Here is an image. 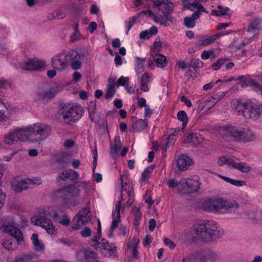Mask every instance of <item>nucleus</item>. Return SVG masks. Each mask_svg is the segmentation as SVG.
Segmentation results:
<instances>
[{"label": "nucleus", "mask_w": 262, "mask_h": 262, "mask_svg": "<svg viewBox=\"0 0 262 262\" xmlns=\"http://www.w3.org/2000/svg\"><path fill=\"white\" fill-rule=\"evenodd\" d=\"M2 225L1 229L14 237L18 244L24 240L20 230L13 225L14 221L11 217H5L2 219Z\"/></svg>", "instance_id": "obj_12"}, {"label": "nucleus", "mask_w": 262, "mask_h": 262, "mask_svg": "<svg viewBox=\"0 0 262 262\" xmlns=\"http://www.w3.org/2000/svg\"><path fill=\"white\" fill-rule=\"evenodd\" d=\"M132 213L135 217L134 225L138 226L141 220V213L139 208L136 206H134L132 209Z\"/></svg>", "instance_id": "obj_34"}, {"label": "nucleus", "mask_w": 262, "mask_h": 262, "mask_svg": "<svg viewBox=\"0 0 262 262\" xmlns=\"http://www.w3.org/2000/svg\"><path fill=\"white\" fill-rule=\"evenodd\" d=\"M163 242L164 244L168 247L170 249H173L176 247V244L169 238L164 237L163 238Z\"/></svg>", "instance_id": "obj_53"}, {"label": "nucleus", "mask_w": 262, "mask_h": 262, "mask_svg": "<svg viewBox=\"0 0 262 262\" xmlns=\"http://www.w3.org/2000/svg\"><path fill=\"white\" fill-rule=\"evenodd\" d=\"M83 256L86 262H100L98 259V254L93 251L87 249L79 251L76 253V258L78 260H82Z\"/></svg>", "instance_id": "obj_19"}, {"label": "nucleus", "mask_w": 262, "mask_h": 262, "mask_svg": "<svg viewBox=\"0 0 262 262\" xmlns=\"http://www.w3.org/2000/svg\"><path fill=\"white\" fill-rule=\"evenodd\" d=\"M216 258V253L209 249H204L202 251L200 255V259L202 262H212L214 261Z\"/></svg>", "instance_id": "obj_21"}, {"label": "nucleus", "mask_w": 262, "mask_h": 262, "mask_svg": "<svg viewBox=\"0 0 262 262\" xmlns=\"http://www.w3.org/2000/svg\"><path fill=\"white\" fill-rule=\"evenodd\" d=\"M147 126V122L145 120L139 119L133 123L130 132L137 133L144 129Z\"/></svg>", "instance_id": "obj_26"}, {"label": "nucleus", "mask_w": 262, "mask_h": 262, "mask_svg": "<svg viewBox=\"0 0 262 262\" xmlns=\"http://www.w3.org/2000/svg\"><path fill=\"white\" fill-rule=\"evenodd\" d=\"M227 161L229 167L236 169V165L238 164L239 161L234 157H229Z\"/></svg>", "instance_id": "obj_46"}, {"label": "nucleus", "mask_w": 262, "mask_h": 262, "mask_svg": "<svg viewBox=\"0 0 262 262\" xmlns=\"http://www.w3.org/2000/svg\"><path fill=\"white\" fill-rule=\"evenodd\" d=\"M70 170H63L59 174L58 177V180H61L63 181H66L67 179H70Z\"/></svg>", "instance_id": "obj_48"}, {"label": "nucleus", "mask_w": 262, "mask_h": 262, "mask_svg": "<svg viewBox=\"0 0 262 262\" xmlns=\"http://www.w3.org/2000/svg\"><path fill=\"white\" fill-rule=\"evenodd\" d=\"M153 170L154 166H150L147 167L142 173L141 180L144 182L148 180L149 175L152 172Z\"/></svg>", "instance_id": "obj_41"}, {"label": "nucleus", "mask_w": 262, "mask_h": 262, "mask_svg": "<svg viewBox=\"0 0 262 262\" xmlns=\"http://www.w3.org/2000/svg\"><path fill=\"white\" fill-rule=\"evenodd\" d=\"M192 163L191 159L185 155L180 156L177 161L178 168L180 170H186Z\"/></svg>", "instance_id": "obj_23"}, {"label": "nucleus", "mask_w": 262, "mask_h": 262, "mask_svg": "<svg viewBox=\"0 0 262 262\" xmlns=\"http://www.w3.org/2000/svg\"><path fill=\"white\" fill-rule=\"evenodd\" d=\"M177 118L182 122L183 128L185 127L188 123V117L186 113L184 111H180L178 112Z\"/></svg>", "instance_id": "obj_37"}, {"label": "nucleus", "mask_w": 262, "mask_h": 262, "mask_svg": "<svg viewBox=\"0 0 262 262\" xmlns=\"http://www.w3.org/2000/svg\"><path fill=\"white\" fill-rule=\"evenodd\" d=\"M139 37L141 39H148L151 37L150 32L147 30L142 31L140 33Z\"/></svg>", "instance_id": "obj_58"}, {"label": "nucleus", "mask_w": 262, "mask_h": 262, "mask_svg": "<svg viewBox=\"0 0 262 262\" xmlns=\"http://www.w3.org/2000/svg\"><path fill=\"white\" fill-rule=\"evenodd\" d=\"M225 95V94H224V92H223L222 95H221L220 96H219L217 94L215 95L214 96L212 97L211 99H210V100L208 101V102L209 101H211L212 100L213 101L211 102V105H214L218 101H219L221 99V98L224 97Z\"/></svg>", "instance_id": "obj_54"}, {"label": "nucleus", "mask_w": 262, "mask_h": 262, "mask_svg": "<svg viewBox=\"0 0 262 262\" xmlns=\"http://www.w3.org/2000/svg\"><path fill=\"white\" fill-rule=\"evenodd\" d=\"M48 216L55 222L64 226H68L71 222L70 218L57 208H49L48 210L40 211L32 216L31 221L34 225L45 229L48 234L53 235L56 233L55 227L48 219Z\"/></svg>", "instance_id": "obj_2"}, {"label": "nucleus", "mask_w": 262, "mask_h": 262, "mask_svg": "<svg viewBox=\"0 0 262 262\" xmlns=\"http://www.w3.org/2000/svg\"><path fill=\"white\" fill-rule=\"evenodd\" d=\"M78 186L85 190H88L91 186V183L86 181H81L79 183Z\"/></svg>", "instance_id": "obj_59"}, {"label": "nucleus", "mask_w": 262, "mask_h": 262, "mask_svg": "<svg viewBox=\"0 0 262 262\" xmlns=\"http://www.w3.org/2000/svg\"><path fill=\"white\" fill-rule=\"evenodd\" d=\"M224 33H219L212 35H207L204 37L202 40L201 45L202 46H207L213 43L220 36L225 35Z\"/></svg>", "instance_id": "obj_29"}, {"label": "nucleus", "mask_w": 262, "mask_h": 262, "mask_svg": "<svg viewBox=\"0 0 262 262\" xmlns=\"http://www.w3.org/2000/svg\"><path fill=\"white\" fill-rule=\"evenodd\" d=\"M217 9L219 10L220 14L218 13L217 11L213 10L212 11V14L216 16H223L226 15L227 12L229 10V8L228 7H224L221 5H219L217 6Z\"/></svg>", "instance_id": "obj_42"}, {"label": "nucleus", "mask_w": 262, "mask_h": 262, "mask_svg": "<svg viewBox=\"0 0 262 262\" xmlns=\"http://www.w3.org/2000/svg\"><path fill=\"white\" fill-rule=\"evenodd\" d=\"M66 58L68 62L71 63V66L73 70H78L81 66V61L84 59L85 56L83 54H79L74 50H71L67 53L65 52Z\"/></svg>", "instance_id": "obj_15"}, {"label": "nucleus", "mask_w": 262, "mask_h": 262, "mask_svg": "<svg viewBox=\"0 0 262 262\" xmlns=\"http://www.w3.org/2000/svg\"><path fill=\"white\" fill-rule=\"evenodd\" d=\"M128 83V78L127 77H125L123 76H121L117 82H116V85L117 87L120 86H127Z\"/></svg>", "instance_id": "obj_45"}, {"label": "nucleus", "mask_w": 262, "mask_h": 262, "mask_svg": "<svg viewBox=\"0 0 262 262\" xmlns=\"http://www.w3.org/2000/svg\"><path fill=\"white\" fill-rule=\"evenodd\" d=\"M70 157L66 153H63L56 158V166L60 169L63 168L67 167L70 163Z\"/></svg>", "instance_id": "obj_24"}, {"label": "nucleus", "mask_w": 262, "mask_h": 262, "mask_svg": "<svg viewBox=\"0 0 262 262\" xmlns=\"http://www.w3.org/2000/svg\"><path fill=\"white\" fill-rule=\"evenodd\" d=\"M60 117L66 122H75L81 118L82 108L79 105H64L59 110Z\"/></svg>", "instance_id": "obj_11"}, {"label": "nucleus", "mask_w": 262, "mask_h": 262, "mask_svg": "<svg viewBox=\"0 0 262 262\" xmlns=\"http://www.w3.org/2000/svg\"><path fill=\"white\" fill-rule=\"evenodd\" d=\"M220 132L223 136L229 137L237 142L246 143L256 139L255 135L253 131L238 125L230 124L223 126Z\"/></svg>", "instance_id": "obj_7"}, {"label": "nucleus", "mask_w": 262, "mask_h": 262, "mask_svg": "<svg viewBox=\"0 0 262 262\" xmlns=\"http://www.w3.org/2000/svg\"><path fill=\"white\" fill-rule=\"evenodd\" d=\"M15 262H32V257L29 255H24L17 258Z\"/></svg>", "instance_id": "obj_51"}, {"label": "nucleus", "mask_w": 262, "mask_h": 262, "mask_svg": "<svg viewBox=\"0 0 262 262\" xmlns=\"http://www.w3.org/2000/svg\"><path fill=\"white\" fill-rule=\"evenodd\" d=\"M238 115L245 119L256 120L262 114V104H255L251 102H242L238 101L233 104Z\"/></svg>", "instance_id": "obj_9"}, {"label": "nucleus", "mask_w": 262, "mask_h": 262, "mask_svg": "<svg viewBox=\"0 0 262 262\" xmlns=\"http://www.w3.org/2000/svg\"><path fill=\"white\" fill-rule=\"evenodd\" d=\"M201 12H202V11H199L198 9H196L191 16L185 17L184 19V25L188 28H193L195 26V20L198 19L200 17Z\"/></svg>", "instance_id": "obj_22"}, {"label": "nucleus", "mask_w": 262, "mask_h": 262, "mask_svg": "<svg viewBox=\"0 0 262 262\" xmlns=\"http://www.w3.org/2000/svg\"><path fill=\"white\" fill-rule=\"evenodd\" d=\"M181 101L185 103V104L188 107H190L192 106L191 101L187 99V98L185 96H182L181 97Z\"/></svg>", "instance_id": "obj_63"}, {"label": "nucleus", "mask_w": 262, "mask_h": 262, "mask_svg": "<svg viewBox=\"0 0 262 262\" xmlns=\"http://www.w3.org/2000/svg\"><path fill=\"white\" fill-rule=\"evenodd\" d=\"M150 2L154 11L157 12V14L151 10L143 11L142 13L152 17L155 22L161 25L164 24L168 19V15L173 11L174 4L169 0H150Z\"/></svg>", "instance_id": "obj_6"}, {"label": "nucleus", "mask_w": 262, "mask_h": 262, "mask_svg": "<svg viewBox=\"0 0 262 262\" xmlns=\"http://www.w3.org/2000/svg\"><path fill=\"white\" fill-rule=\"evenodd\" d=\"M183 262H196V257L194 254H189L183 258Z\"/></svg>", "instance_id": "obj_56"}, {"label": "nucleus", "mask_w": 262, "mask_h": 262, "mask_svg": "<svg viewBox=\"0 0 262 262\" xmlns=\"http://www.w3.org/2000/svg\"><path fill=\"white\" fill-rule=\"evenodd\" d=\"M2 246L5 249L8 251L15 250L17 248L16 244L13 243L12 239H7L3 241Z\"/></svg>", "instance_id": "obj_39"}, {"label": "nucleus", "mask_w": 262, "mask_h": 262, "mask_svg": "<svg viewBox=\"0 0 262 262\" xmlns=\"http://www.w3.org/2000/svg\"><path fill=\"white\" fill-rule=\"evenodd\" d=\"M124 178L125 177L123 176H120L122 185V192L120 194L121 199L116 204L115 207L112 212L113 220L109 230V233H108V237H111L113 235L114 230L118 227L120 217V206L122 202L127 198V207L130 206L134 202V193L133 190V186L132 184H127L126 182H124Z\"/></svg>", "instance_id": "obj_4"}, {"label": "nucleus", "mask_w": 262, "mask_h": 262, "mask_svg": "<svg viewBox=\"0 0 262 262\" xmlns=\"http://www.w3.org/2000/svg\"><path fill=\"white\" fill-rule=\"evenodd\" d=\"M188 140L189 142L196 146L203 141V137L200 134L192 133L188 136Z\"/></svg>", "instance_id": "obj_31"}, {"label": "nucleus", "mask_w": 262, "mask_h": 262, "mask_svg": "<svg viewBox=\"0 0 262 262\" xmlns=\"http://www.w3.org/2000/svg\"><path fill=\"white\" fill-rule=\"evenodd\" d=\"M136 17L133 16L129 18L128 20L125 21L126 28L127 29L126 34H127L129 30L132 28L133 26L136 23Z\"/></svg>", "instance_id": "obj_47"}, {"label": "nucleus", "mask_w": 262, "mask_h": 262, "mask_svg": "<svg viewBox=\"0 0 262 262\" xmlns=\"http://www.w3.org/2000/svg\"><path fill=\"white\" fill-rule=\"evenodd\" d=\"M56 95V92L53 90H39L36 93V99L43 102H48Z\"/></svg>", "instance_id": "obj_20"}, {"label": "nucleus", "mask_w": 262, "mask_h": 262, "mask_svg": "<svg viewBox=\"0 0 262 262\" xmlns=\"http://www.w3.org/2000/svg\"><path fill=\"white\" fill-rule=\"evenodd\" d=\"M70 179L72 180H75L79 179V174L76 171L70 169Z\"/></svg>", "instance_id": "obj_60"}, {"label": "nucleus", "mask_w": 262, "mask_h": 262, "mask_svg": "<svg viewBox=\"0 0 262 262\" xmlns=\"http://www.w3.org/2000/svg\"><path fill=\"white\" fill-rule=\"evenodd\" d=\"M156 225V222L155 220L154 219H150L149 221V230L151 232H152L154 230Z\"/></svg>", "instance_id": "obj_62"}, {"label": "nucleus", "mask_w": 262, "mask_h": 262, "mask_svg": "<svg viewBox=\"0 0 262 262\" xmlns=\"http://www.w3.org/2000/svg\"><path fill=\"white\" fill-rule=\"evenodd\" d=\"M91 212L89 207H86L79 210L73 220L72 228L79 229L83 226L89 223L91 220L90 215Z\"/></svg>", "instance_id": "obj_13"}, {"label": "nucleus", "mask_w": 262, "mask_h": 262, "mask_svg": "<svg viewBox=\"0 0 262 262\" xmlns=\"http://www.w3.org/2000/svg\"><path fill=\"white\" fill-rule=\"evenodd\" d=\"M116 85V79L114 78H111L108 80V83L107 86L106 91L105 94L106 99H111L113 97L116 93L115 86Z\"/></svg>", "instance_id": "obj_27"}, {"label": "nucleus", "mask_w": 262, "mask_h": 262, "mask_svg": "<svg viewBox=\"0 0 262 262\" xmlns=\"http://www.w3.org/2000/svg\"><path fill=\"white\" fill-rule=\"evenodd\" d=\"M50 127L45 124L36 123L22 128H17L7 135L4 142L13 144L17 140L35 143L46 139L50 135Z\"/></svg>", "instance_id": "obj_1"}, {"label": "nucleus", "mask_w": 262, "mask_h": 262, "mask_svg": "<svg viewBox=\"0 0 262 262\" xmlns=\"http://www.w3.org/2000/svg\"><path fill=\"white\" fill-rule=\"evenodd\" d=\"M227 59L223 58H219L217 61L211 65V68L214 71L219 70L222 65H223L226 61Z\"/></svg>", "instance_id": "obj_44"}, {"label": "nucleus", "mask_w": 262, "mask_h": 262, "mask_svg": "<svg viewBox=\"0 0 262 262\" xmlns=\"http://www.w3.org/2000/svg\"><path fill=\"white\" fill-rule=\"evenodd\" d=\"M196 237L204 242H212L222 235L217 223L213 220L199 221L194 225Z\"/></svg>", "instance_id": "obj_3"}, {"label": "nucleus", "mask_w": 262, "mask_h": 262, "mask_svg": "<svg viewBox=\"0 0 262 262\" xmlns=\"http://www.w3.org/2000/svg\"><path fill=\"white\" fill-rule=\"evenodd\" d=\"M175 140L174 135L173 133H171L162 143V144L165 146V150L168 148L170 145L173 144Z\"/></svg>", "instance_id": "obj_40"}, {"label": "nucleus", "mask_w": 262, "mask_h": 262, "mask_svg": "<svg viewBox=\"0 0 262 262\" xmlns=\"http://www.w3.org/2000/svg\"><path fill=\"white\" fill-rule=\"evenodd\" d=\"M46 66L45 61L37 58L28 59L19 62V67L21 70L27 71H39Z\"/></svg>", "instance_id": "obj_14"}, {"label": "nucleus", "mask_w": 262, "mask_h": 262, "mask_svg": "<svg viewBox=\"0 0 262 262\" xmlns=\"http://www.w3.org/2000/svg\"><path fill=\"white\" fill-rule=\"evenodd\" d=\"M154 59L156 64L158 67L164 68L166 66V58L163 55L160 54L157 55L154 57Z\"/></svg>", "instance_id": "obj_36"}, {"label": "nucleus", "mask_w": 262, "mask_h": 262, "mask_svg": "<svg viewBox=\"0 0 262 262\" xmlns=\"http://www.w3.org/2000/svg\"><path fill=\"white\" fill-rule=\"evenodd\" d=\"M150 82V77L147 73L143 74L140 79V83L148 84Z\"/></svg>", "instance_id": "obj_57"}, {"label": "nucleus", "mask_w": 262, "mask_h": 262, "mask_svg": "<svg viewBox=\"0 0 262 262\" xmlns=\"http://www.w3.org/2000/svg\"><path fill=\"white\" fill-rule=\"evenodd\" d=\"M11 88V83L5 79H0V88L3 89H9Z\"/></svg>", "instance_id": "obj_50"}, {"label": "nucleus", "mask_w": 262, "mask_h": 262, "mask_svg": "<svg viewBox=\"0 0 262 262\" xmlns=\"http://www.w3.org/2000/svg\"><path fill=\"white\" fill-rule=\"evenodd\" d=\"M180 184H181V181L179 182L174 179H169L167 183V186L170 188H176Z\"/></svg>", "instance_id": "obj_49"}, {"label": "nucleus", "mask_w": 262, "mask_h": 262, "mask_svg": "<svg viewBox=\"0 0 262 262\" xmlns=\"http://www.w3.org/2000/svg\"><path fill=\"white\" fill-rule=\"evenodd\" d=\"M188 66L194 70H196L203 67V62L199 59H195L193 61H191L190 63L188 64Z\"/></svg>", "instance_id": "obj_43"}, {"label": "nucleus", "mask_w": 262, "mask_h": 262, "mask_svg": "<svg viewBox=\"0 0 262 262\" xmlns=\"http://www.w3.org/2000/svg\"><path fill=\"white\" fill-rule=\"evenodd\" d=\"M121 143L119 137L115 138L114 143L111 146V154L112 156H116L121 148Z\"/></svg>", "instance_id": "obj_33"}, {"label": "nucleus", "mask_w": 262, "mask_h": 262, "mask_svg": "<svg viewBox=\"0 0 262 262\" xmlns=\"http://www.w3.org/2000/svg\"><path fill=\"white\" fill-rule=\"evenodd\" d=\"M262 28V18H255L252 19L248 25V32L255 33Z\"/></svg>", "instance_id": "obj_25"}, {"label": "nucleus", "mask_w": 262, "mask_h": 262, "mask_svg": "<svg viewBox=\"0 0 262 262\" xmlns=\"http://www.w3.org/2000/svg\"><path fill=\"white\" fill-rule=\"evenodd\" d=\"M201 207L208 212L226 213L236 210L239 205L234 201L208 198L201 203Z\"/></svg>", "instance_id": "obj_5"}, {"label": "nucleus", "mask_w": 262, "mask_h": 262, "mask_svg": "<svg viewBox=\"0 0 262 262\" xmlns=\"http://www.w3.org/2000/svg\"><path fill=\"white\" fill-rule=\"evenodd\" d=\"M41 183L40 178L27 179L14 182L12 184V188L15 192H20L30 188H32L33 185H38Z\"/></svg>", "instance_id": "obj_16"}, {"label": "nucleus", "mask_w": 262, "mask_h": 262, "mask_svg": "<svg viewBox=\"0 0 262 262\" xmlns=\"http://www.w3.org/2000/svg\"><path fill=\"white\" fill-rule=\"evenodd\" d=\"M97 233L94 237L89 239L88 243L96 250L101 251L104 249L108 252H111V255H115V252L117 251V247L113 244H110L105 239L101 237V229L100 221L98 223Z\"/></svg>", "instance_id": "obj_10"}, {"label": "nucleus", "mask_w": 262, "mask_h": 262, "mask_svg": "<svg viewBox=\"0 0 262 262\" xmlns=\"http://www.w3.org/2000/svg\"><path fill=\"white\" fill-rule=\"evenodd\" d=\"M52 67L57 70H62L68 67V62L65 56V52H61L53 56L51 59Z\"/></svg>", "instance_id": "obj_18"}, {"label": "nucleus", "mask_w": 262, "mask_h": 262, "mask_svg": "<svg viewBox=\"0 0 262 262\" xmlns=\"http://www.w3.org/2000/svg\"><path fill=\"white\" fill-rule=\"evenodd\" d=\"M236 169L242 172L248 173L251 171V168L247 163L239 161L236 165Z\"/></svg>", "instance_id": "obj_35"}, {"label": "nucleus", "mask_w": 262, "mask_h": 262, "mask_svg": "<svg viewBox=\"0 0 262 262\" xmlns=\"http://www.w3.org/2000/svg\"><path fill=\"white\" fill-rule=\"evenodd\" d=\"M214 55V52L212 50L207 51L204 50L201 54V58L203 59H208L210 55Z\"/></svg>", "instance_id": "obj_55"}, {"label": "nucleus", "mask_w": 262, "mask_h": 262, "mask_svg": "<svg viewBox=\"0 0 262 262\" xmlns=\"http://www.w3.org/2000/svg\"><path fill=\"white\" fill-rule=\"evenodd\" d=\"M201 183L198 177L191 179H184L181 180V185L185 192H195L200 188Z\"/></svg>", "instance_id": "obj_17"}, {"label": "nucleus", "mask_w": 262, "mask_h": 262, "mask_svg": "<svg viewBox=\"0 0 262 262\" xmlns=\"http://www.w3.org/2000/svg\"><path fill=\"white\" fill-rule=\"evenodd\" d=\"M92 231L90 228L84 227L80 231V235L83 237H88L91 235Z\"/></svg>", "instance_id": "obj_52"}, {"label": "nucleus", "mask_w": 262, "mask_h": 262, "mask_svg": "<svg viewBox=\"0 0 262 262\" xmlns=\"http://www.w3.org/2000/svg\"><path fill=\"white\" fill-rule=\"evenodd\" d=\"M129 230L125 227H121L119 229V235L125 236L128 233Z\"/></svg>", "instance_id": "obj_64"}, {"label": "nucleus", "mask_w": 262, "mask_h": 262, "mask_svg": "<svg viewBox=\"0 0 262 262\" xmlns=\"http://www.w3.org/2000/svg\"><path fill=\"white\" fill-rule=\"evenodd\" d=\"M228 158L229 157H224V156L220 157L218 160V164L220 166H223L225 164L228 165L227 160L228 159Z\"/></svg>", "instance_id": "obj_61"}, {"label": "nucleus", "mask_w": 262, "mask_h": 262, "mask_svg": "<svg viewBox=\"0 0 262 262\" xmlns=\"http://www.w3.org/2000/svg\"><path fill=\"white\" fill-rule=\"evenodd\" d=\"M139 243V239L136 237H134L133 242H128L127 244L128 249H131L132 257L136 259L138 258L139 252L137 250V246Z\"/></svg>", "instance_id": "obj_28"}, {"label": "nucleus", "mask_w": 262, "mask_h": 262, "mask_svg": "<svg viewBox=\"0 0 262 262\" xmlns=\"http://www.w3.org/2000/svg\"><path fill=\"white\" fill-rule=\"evenodd\" d=\"M137 59L140 60V61L137 63L135 69L138 77H139V74L143 73L144 70V63L145 60L144 59H140L139 57H137Z\"/></svg>", "instance_id": "obj_38"}, {"label": "nucleus", "mask_w": 262, "mask_h": 262, "mask_svg": "<svg viewBox=\"0 0 262 262\" xmlns=\"http://www.w3.org/2000/svg\"><path fill=\"white\" fill-rule=\"evenodd\" d=\"M79 190L74 185H69L53 193L55 200L61 203L65 207H70L80 204Z\"/></svg>", "instance_id": "obj_8"}, {"label": "nucleus", "mask_w": 262, "mask_h": 262, "mask_svg": "<svg viewBox=\"0 0 262 262\" xmlns=\"http://www.w3.org/2000/svg\"><path fill=\"white\" fill-rule=\"evenodd\" d=\"M38 234L34 233L31 236V240L35 250L38 251H42L44 249L45 246L38 239Z\"/></svg>", "instance_id": "obj_32"}, {"label": "nucleus", "mask_w": 262, "mask_h": 262, "mask_svg": "<svg viewBox=\"0 0 262 262\" xmlns=\"http://www.w3.org/2000/svg\"><path fill=\"white\" fill-rule=\"evenodd\" d=\"M249 85H252L257 91L262 92V88L257 81L254 79L244 80L242 81V86L243 88H247Z\"/></svg>", "instance_id": "obj_30"}]
</instances>
